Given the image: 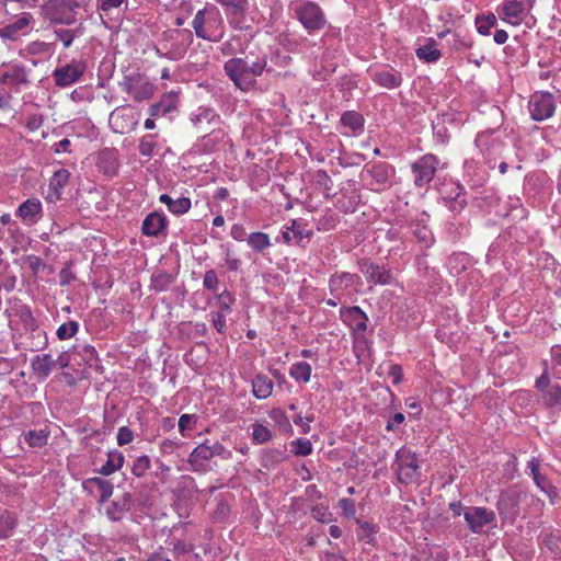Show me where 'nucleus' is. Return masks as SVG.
<instances>
[{
    "label": "nucleus",
    "mask_w": 561,
    "mask_h": 561,
    "mask_svg": "<svg viewBox=\"0 0 561 561\" xmlns=\"http://www.w3.org/2000/svg\"><path fill=\"white\" fill-rule=\"evenodd\" d=\"M342 320L355 332L360 333L366 330L367 316L357 306L341 310Z\"/></svg>",
    "instance_id": "24"
},
{
    "label": "nucleus",
    "mask_w": 561,
    "mask_h": 561,
    "mask_svg": "<svg viewBox=\"0 0 561 561\" xmlns=\"http://www.w3.org/2000/svg\"><path fill=\"white\" fill-rule=\"evenodd\" d=\"M541 396L547 408L561 407V386L558 382L549 387Z\"/></svg>",
    "instance_id": "40"
},
{
    "label": "nucleus",
    "mask_w": 561,
    "mask_h": 561,
    "mask_svg": "<svg viewBox=\"0 0 561 561\" xmlns=\"http://www.w3.org/2000/svg\"><path fill=\"white\" fill-rule=\"evenodd\" d=\"M96 167L106 176H114L119 169L118 152L113 148H104L98 154Z\"/></svg>",
    "instance_id": "22"
},
{
    "label": "nucleus",
    "mask_w": 561,
    "mask_h": 561,
    "mask_svg": "<svg viewBox=\"0 0 561 561\" xmlns=\"http://www.w3.org/2000/svg\"><path fill=\"white\" fill-rule=\"evenodd\" d=\"M43 215V206L38 198H27L16 209V216L26 226H33L39 221Z\"/></svg>",
    "instance_id": "17"
},
{
    "label": "nucleus",
    "mask_w": 561,
    "mask_h": 561,
    "mask_svg": "<svg viewBox=\"0 0 561 561\" xmlns=\"http://www.w3.org/2000/svg\"><path fill=\"white\" fill-rule=\"evenodd\" d=\"M55 36L58 41H60L64 45V47L68 48L71 46L75 37H76V34L72 30H67V28H59V30H56L55 32Z\"/></svg>",
    "instance_id": "54"
},
{
    "label": "nucleus",
    "mask_w": 561,
    "mask_h": 561,
    "mask_svg": "<svg viewBox=\"0 0 561 561\" xmlns=\"http://www.w3.org/2000/svg\"><path fill=\"white\" fill-rule=\"evenodd\" d=\"M193 549H194V546L184 540H176V541L172 542V551L176 556H182V554L192 552Z\"/></svg>",
    "instance_id": "59"
},
{
    "label": "nucleus",
    "mask_w": 561,
    "mask_h": 561,
    "mask_svg": "<svg viewBox=\"0 0 561 561\" xmlns=\"http://www.w3.org/2000/svg\"><path fill=\"white\" fill-rule=\"evenodd\" d=\"M49 432L46 430H32L24 434L25 442L30 447H43L47 444Z\"/></svg>",
    "instance_id": "39"
},
{
    "label": "nucleus",
    "mask_w": 561,
    "mask_h": 561,
    "mask_svg": "<svg viewBox=\"0 0 561 561\" xmlns=\"http://www.w3.org/2000/svg\"><path fill=\"white\" fill-rule=\"evenodd\" d=\"M151 467L150 458L147 455L139 456L131 466V473L137 478H142Z\"/></svg>",
    "instance_id": "44"
},
{
    "label": "nucleus",
    "mask_w": 561,
    "mask_h": 561,
    "mask_svg": "<svg viewBox=\"0 0 561 561\" xmlns=\"http://www.w3.org/2000/svg\"><path fill=\"white\" fill-rule=\"evenodd\" d=\"M391 216L392 218L388 217V224H391V228L388 229V239H402L409 232L414 233L422 241L428 239L431 232L425 227L408 225L410 209L407 202H397L392 207Z\"/></svg>",
    "instance_id": "3"
},
{
    "label": "nucleus",
    "mask_w": 561,
    "mask_h": 561,
    "mask_svg": "<svg viewBox=\"0 0 561 561\" xmlns=\"http://www.w3.org/2000/svg\"><path fill=\"white\" fill-rule=\"evenodd\" d=\"M535 0H504L501 5V18L512 25H518L533 8Z\"/></svg>",
    "instance_id": "11"
},
{
    "label": "nucleus",
    "mask_w": 561,
    "mask_h": 561,
    "mask_svg": "<svg viewBox=\"0 0 561 561\" xmlns=\"http://www.w3.org/2000/svg\"><path fill=\"white\" fill-rule=\"evenodd\" d=\"M497 20L493 13H489L488 15H478L476 18V26L477 31L481 35H489L490 30L496 26Z\"/></svg>",
    "instance_id": "41"
},
{
    "label": "nucleus",
    "mask_w": 561,
    "mask_h": 561,
    "mask_svg": "<svg viewBox=\"0 0 561 561\" xmlns=\"http://www.w3.org/2000/svg\"><path fill=\"white\" fill-rule=\"evenodd\" d=\"M388 377H392V383L399 385L403 380L402 367L398 364H393L388 369Z\"/></svg>",
    "instance_id": "62"
},
{
    "label": "nucleus",
    "mask_w": 561,
    "mask_h": 561,
    "mask_svg": "<svg viewBox=\"0 0 561 561\" xmlns=\"http://www.w3.org/2000/svg\"><path fill=\"white\" fill-rule=\"evenodd\" d=\"M221 4L227 14L243 15L249 9V0H215Z\"/></svg>",
    "instance_id": "38"
},
{
    "label": "nucleus",
    "mask_w": 561,
    "mask_h": 561,
    "mask_svg": "<svg viewBox=\"0 0 561 561\" xmlns=\"http://www.w3.org/2000/svg\"><path fill=\"white\" fill-rule=\"evenodd\" d=\"M391 468L399 483L409 484L416 479L417 463L415 455L405 447L397 450Z\"/></svg>",
    "instance_id": "5"
},
{
    "label": "nucleus",
    "mask_w": 561,
    "mask_h": 561,
    "mask_svg": "<svg viewBox=\"0 0 561 561\" xmlns=\"http://www.w3.org/2000/svg\"><path fill=\"white\" fill-rule=\"evenodd\" d=\"M311 236L312 231L307 229V225L296 219L291 220L290 226H287L283 232V238L286 242L295 241L299 243L302 239H309Z\"/></svg>",
    "instance_id": "27"
},
{
    "label": "nucleus",
    "mask_w": 561,
    "mask_h": 561,
    "mask_svg": "<svg viewBox=\"0 0 561 561\" xmlns=\"http://www.w3.org/2000/svg\"><path fill=\"white\" fill-rule=\"evenodd\" d=\"M266 66V57L257 58L251 64L243 58L234 57L225 62L224 70L236 88L243 92H249L254 89L256 78L263 75Z\"/></svg>",
    "instance_id": "1"
},
{
    "label": "nucleus",
    "mask_w": 561,
    "mask_h": 561,
    "mask_svg": "<svg viewBox=\"0 0 561 561\" xmlns=\"http://www.w3.org/2000/svg\"><path fill=\"white\" fill-rule=\"evenodd\" d=\"M217 298H218V304H219L218 311L230 313L231 306L233 305V302L236 300L234 296L230 291L224 290L221 294H219L217 296Z\"/></svg>",
    "instance_id": "49"
},
{
    "label": "nucleus",
    "mask_w": 561,
    "mask_h": 561,
    "mask_svg": "<svg viewBox=\"0 0 561 561\" xmlns=\"http://www.w3.org/2000/svg\"><path fill=\"white\" fill-rule=\"evenodd\" d=\"M180 445L181 443L179 442L165 438L159 444V449L162 455H171L180 447Z\"/></svg>",
    "instance_id": "60"
},
{
    "label": "nucleus",
    "mask_w": 561,
    "mask_h": 561,
    "mask_svg": "<svg viewBox=\"0 0 561 561\" xmlns=\"http://www.w3.org/2000/svg\"><path fill=\"white\" fill-rule=\"evenodd\" d=\"M536 485L548 495L551 503H554L559 499L558 489L549 481L546 476H542L537 481Z\"/></svg>",
    "instance_id": "45"
},
{
    "label": "nucleus",
    "mask_w": 561,
    "mask_h": 561,
    "mask_svg": "<svg viewBox=\"0 0 561 561\" xmlns=\"http://www.w3.org/2000/svg\"><path fill=\"white\" fill-rule=\"evenodd\" d=\"M11 101H12V95L10 92L4 91V90L0 91V111L1 112L8 113L13 110Z\"/></svg>",
    "instance_id": "64"
},
{
    "label": "nucleus",
    "mask_w": 561,
    "mask_h": 561,
    "mask_svg": "<svg viewBox=\"0 0 561 561\" xmlns=\"http://www.w3.org/2000/svg\"><path fill=\"white\" fill-rule=\"evenodd\" d=\"M437 43L434 38H427L425 45L420 46L415 54L419 59L424 60L426 62H435L442 57V53L436 48Z\"/></svg>",
    "instance_id": "32"
},
{
    "label": "nucleus",
    "mask_w": 561,
    "mask_h": 561,
    "mask_svg": "<svg viewBox=\"0 0 561 561\" xmlns=\"http://www.w3.org/2000/svg\"><path fill=\"white\" fill-rule=\"evenodd\" d=\"M528 110L534 121L548 119L556 111L553 95L549 92H536L528 102Z\"/></svg>",
    "instance_id": "9"
},
{
    "label": "nucleus",
    "mask_w": 561,
    "mask_h": 561,
    "mask_svg": "<svg viewBox=\"0 0 561 561\" xmlns=\"http://www.w3.org/2000/svg\"><path fill=\"white\" fill-rule=\"evenodd\" d=\"M196 422L195 415L191 414H182L179 419V432L180 434L185 437L186 431L191 430V424Z\"/></svg>",
    "instance_id": "57"
},
{
    "label": "nucleus",
    "mask_w": 561,
    "mask_h": 561,
    "mask_svg": "<svg viewBox=\"0 0 561 561\" xmlns=\"http://www.w3.org/2000/svg\"><path fill=\"white\" fill-rule=\"evenodd\" d=\"M28 83V69L21 64H13L0 73V85L19 88Z\"/></svg>",
    "instance_id": "18"
},
{
    "label": "nucleus",
    "mask_w": 561,
    "mask_h": 561,
    "mask_svg": "<svg viewBox=\"0 0 561 561\" xmlns=\"http://www.w3.org/2000/svg\"><path fill=\"white\" fill-rule=\"evenodd\" d=\"M247 241L251 249L259 253L272 245L270 236L264 232H252L248 236Z\"/></svg>",
    "instance_id": "35"
},
{
    "label": "nucleus",
    "mask_w": 561,
    "mask_h": 561,
    "mask_svg": "<svg viewBox=\"0 0 561 561\" xmlns=\"http://www.w3.org/2000/svg\"><path fill=\"white\" fill-rule=\"evenodd\" d=\"M191 26L198 38L207 42L218 43L226 33L224 18L217 7H206L198 10Z\"/></svg>",
    "instance_id": "2"
},
{
    "label": "nucleus",
    "mask_w": 561,
    "mask_h": 561,
    "mask_svg": "<svg viewBox=\"0 0 561 561\" xmlns=\"http://www.w3.org/2000/svg\"><path fill=\"white\" fill-rule=\"evenodd\" d=\"M21 319L30 341L28 350L35 352L46 347L48 343L47 333L41 328L28 308L23 311Z\"/></svg>",
    "instance_id": "7"
},
{
    "label": "nucleus",
    "mask_w": 561,
    "mask_h": 561,
    "mask_svg": "<svg viewBox=\"0 0 561 561\" xmlns=\"http://www.w3.org/2000/svg\"><path fill=\"white\" fill-rule=\"evenodd\" d=\"M56 366V362L49 354L36 355L32 358L31 368L38 379H46Z\"/></svg>",
    "instance_id": "25"
},
{
    "label": "nucleus",
    "mask_w": 561,
    "mask_h": 561,
    "mask_svg": "<svg viewBox=\"0 0 561 561\" xmlns=\"http://www.w3.org/2000/svg\"><path fill=\"white\" fill-rule=\"evenodd\" d=\"M357 525L362 529V534L358 537L366 540L367 543L375 545V534L377 533L376 527L373 524L356 519Z\"/></svg>",
    "instance_id": "47"
},
{
    "label": "nucleus",
    "mask_w": 561,
    "mask_h": 561,
    "mask_svg": "<svg viewBox=\"0 0 561 561\" xmlns=\"http://www.w3.org/2000/svg\"><path fill=\"white\" fill-rule=\"evenodd\" d=\"M341 125L353 134H359L364 129V117L356 111H346L341 117Z\"/></svg>",
    "instance_id": "30"
},
{
    "label": "nucleus",
    "mask_w": 561,
    "mask_h": 561,
    "mask_svg": "<svg viewBox=\"0 0 561 561\" xmlns=\"http://www.w3.org/2000/svg\"><path fill=\"white\" fill-rule=\"evenodd\" d=\"M211 449V456L219 457L222 460H229L232 458V451L226 448L220 442L216 440L214 443H209Z\"/></svg>",
    "instance_id": "50"
},
{
    "label": "nucleus",
    "mask_w": 561,
    "mask_h": 561,
    "mask_svg": "<svg viewBox=\"0 0 561 561\" xmlns=\"http://www.w3.org/2000/svg\"><path fill=\"white\" fill-rule=\"evenodd\" d=\"M168 218L163 213L152 211L146 216L141 225V232L146 237H160L165 234Z\"/></svg>",
    "instance_id": "16"
},
{
    "label": "nucleus",
    "mask_w": 561,
    "mask_h": 561,
    "mask_svg": "<svg viewBox=\"0 0 561 561\" xmlns=\"http://www.w3.org/2000/svg\"><path fill=\"white\" fill-rule=\"evenodd\" d=\"M312 516L320 523L332 522V513L327 507H321V506L313 507Z\"/></svg>",
    "instance_id": "58"
},
{
    "label": "nucleus",
    "mask_w": 561,
    "mask_h": 561,
    "mask_svg": "<svg viewBox=\"0 0 561 561\" xmlns=\"http://www.w3.org/2000/svg\"><path fill=\"white\" fill-rule=\"evenodd\" d=\"M541 545L552 554L561 558V531L557 530L546 534L541 539Z\"/></svg>",
    "instance_id": "36"
},
{
    "label": "nucleus",
    "mask_w": 561,
    "mask_h": 561,
    "mask_svg": "<svg viewBox=\"0 0 561 561\" xmlns=\"http://www.w3.org/2000/svg\"><path fill=\"white\" fill-rule=\"evenodd\" d=\"M209 443L210 440L207 439L205 443L197 445L190 454L188 463L193 471H205L207 462L213 458Z\"/></svg>",
    "instance_id": "23"
},
{
    "label": "nucleus",
    "mask_w": 561,
    "mask_h": 561,
    "mask_svg": "<svg viewBox=\"0 0 561 561\" xmlns=\"http://www.w3.org/2000/svg\"><path fill=\"white\" fill-rule=\"evenodd\" d=\"M203 285L209 290H216L218 288L219 279L215 270H208L205 272Z\"/></svg>",
    "instance_id": "55"
},
{
    "label": "nucleus",
    "mask_w": 561,
    "mask_h": 561,
    "mask_svg": "<svg viewBox=\"0 0 561 561\" xmlns=\"http://www.w3.org/2000/svg\"><path fill=\"white\" fill-rule=\"evenodd\" d=\"M125 457L117 450L113 449L107 453L106 462L100 468L99 472L103 476H110L119 470L124 465Z\"/></svg>",
    "instance_id": "31"
},
{
    "label": "nucleus",
    "mask_w": 561,
    "mask_h": 561,
    "mask_svg": "<svg viewBox=\"0 0 561 561\" xmlns=\"http://www.w3.org/2000/svg\"><path fill=\"white\" fill-rule=\"evenodd\" d=\"M272 419L279 425L284 431H291V424L288 416L280 410L274 409L271 413Z\"/></svg>",
    "instance_id": "52"
},
{
    "label": "nucleus",
    "mask_w": 561,
    "mask_h": 561,
    "mask_svg": "<svg viewBox=\"0 0 561 561\" xmlns=\"http://www.w3.org/2000/svg\"><path fill=\"white\" fill-rule=\"evenodd\" d=\"M134 432L129 426H122L118 428L116 436L117 445L125 446L130 444L134 440Z\"/></svg>",
    "instance_id": "53"
},
{
    "label": "nucleus",
    "mask_w": 561,
    "mask_h": 561,
    "mask_svg": "<svg viewBox=\"0 0 561 561\" xmlns=\"http://www.w3.org/2000/svg\"><path fill=\"white\" fill-rule=\"evenodd\" d=\"M159 202L164 204L168 210L176 216L186 214L192 206L191 199L188 197H180L178 199H173L168 194H161L159 196Z\"/></svg>",
    "instance_id": "28"
},
{
    "label": "nucleus",
    "mask_w": 561,
    "mask_h": 561,
    "mask_svg": "<svg viewBox=\"0 0 561 561\" xmlns=\"http://www.w3.org/2000/svg\"><path fill=\"white\" fill-rule=\"evenodd\" d=\"M62 10V5H59V1L57 0L55 3L47 7L46 15L53 23L71 24L73 21L72 18L69 14H65Z\"/></svg>",
    "instance_id": "34"
},
{
    "label": "nucleus",
    "mask_w": 561,
    "mask_h": 561,
    "mask_svg": "<svg viewBox=\"0 0 561 561\" xmlns=\"http://www.w3.org/2000/svg\"><path fill=\"white\" fill-rule=\"evenodd\" d=\"M522 492L506 490L499 496L496 508L503 522L513 524L520 511Z\"/></svg>",
    "instance_id": "8"
},
{
    "label": "nucleus",
    "mask_w": 561,
    "mask_h": 561,
    "mask_svg": "<svg viewBox=\"0 0 561 561\" xmlns=\"http://www.w3.org/2000/svg\"><path fill=\"white\" fill-rule=\"evenodd\" d=\"M33 22L30 13H23L14 22L0 28V36L8 39L16 38L20 32H24Z\"/></svg>",
    "instance_id": "26"
},
{
    "label": "nucleus",
    "mask_w": 561,
    "mask_h": 561,
    "mask_svg": "<svg viewBox=\"0 0 561 561\" xmlns=\"http://www.w3.org/2000/svg\"><path fill=\"white\" fill-rule=\"evenodd\" d=\"M554 383L556 382H551L550 377L545 371L539 378H537L535 387L542 394L549 387H552Z\"/></svg>",
    "instance_id": "63"
},
{
    "label": "nucleus",
    "mask_w": 561,
    "mask_h": 561,
    "mask_svg": "<svg viewBox=\"0 0 561 561\" xmlns=\"http://www.w3.org/2000/svg\"><path fill=\"white\" fill-rule=\"evenodd\" d=\"M134 504L130 493L125 492L105 506V515L112 522L121 520Z\"/></svg>",
    "instance_id": "21"
},
{
    "label": "nucleus",
    "mask_w": 561,
    "mask_h": 561,
    "mask_svg": "<svg viewBox=\"0 0 561 561\" xmlns=\"http://www.w3.org/2000/svg\"><path fill=\"white\" fill-rule=\"evenodd\" d=\"M274 383L265 374H257L252 380V393L259 399H267L273 392Z\"/></svg>",
    "instance_id": "29"
},
{
    "label": "nucleus",
    "mask_w": 561,
    "mask_h": 561,
    "mask_svg": "<svg viewBox=\"0 0 561 561\" xmlns=\"http://www.w3.org/2000/svg\"><path fill=\"white\" fill-rule=\"evenodd\" d=\"M438 159L434 154H425L412 164L414 183L424 187L433 180L437 170Z\"/></svg>",
    "instance_id": "13"
},
{
    "label": "nucleus",
    "mask_w": 561,
    "mask_h": 561,
    "mask_svg": "<svg viewBox=\"0 0 561 561\" xmlns=\"http://www.w3.org/2000/svg\"><path fill=\"white\" fill-rule=\"evenodd\" d=\"M468 528L473 534H481L483 527L495 520V513L483 506H469L463 511Z\"/></svg>",
    "instance_id": "12"
},
{
    "label": "nucleus",
    "mask_w": 561,
    "mask_h": 561,
    "mask_svg": "<svg viewBox=\"0 0 561 561\" xmlns=\"http://www.w3.org/2000/svg\"><path fill=\"white\" fill-rule=\"evenodd\" d=\"M366 274L369 275L370 280L374 283L383 284L386 282V279L383 278L385 272L378 265H374V264L369 265L367 267Z\"/></svg>",
    "instance_id": "56"
},
{
    "label": "nucleus",
    "mask_w": 561,
    "mask_h": 561,
    "mask_svg": "<svg viewBox=\"0 0 561 561\" xmlns=\"http://www.w3.org/2000/svg\"><path fill=\"white\" fill-rule=\"evenodd\" d=\"M138 123L137 113L128 106L117 107L110 115V125L113 131L121 135L133 131Z\"/></svg>",
    "instance_id": "10"
},
{
    "label": "nucleus",
    "mask_w": 561,
    "mask_h": 561,
    "mask_svg": "<svg viewBox=\"0 0 561 561\" xmlns=\"http://www.w3.org/2000/svg\"><path fill=\"white\" fill-rule=\"evenodd\" d=\"M122 89L133 95L136 102L149 100L156 92V87L141 73L125 76L121 83Z\"/></svg>",
    "instance_id": "6"
},
{
    "label": "nucleus",
    "mask_w": 561,
    "mask_h": 561,
    "mask_svg": "<svg viewBox=\"0 0 561 561\" xmlns=\"http://www.w3.org/2000/svg\"><path fill=\"white\" fill-rule=\"evenodd\" d=\"M18 525L14 514L3 512L0 514V539H7L12 535V531Z\"/></svg>",
    "instance_id": "37"
},
{
    "label": "nucleus",
    "mask_w": 561,
    "mask_h": 561,
    "mask_svg": "<svg viewBox=\"0 0 561 561\" xmlns=\"http://www.w3.org/2000/svg\"><path fill=\"white\" fill-rule=\"evenodd\" d=\"M312 367L307 362L294 363L289 368V376L297 382L307 383L310 381Z\"/></svg>",
    "instance_id": "33"
},
{
    "label": "nucleus",
    "mask_w": 561,
    "mask_h": 561,
    "mask_svg": "<svg viewBox=\"0 0 561 561\" xmlns=\"http://www.w3.org/2000/svg\"><path fill=\"white\" fill-rule=\"evenodd\" d=\"M82 486L85 491L93 495H99V502L104 504L113 494L114 485L111 481L93 477L83 481Z\"/></svg>",
    "instance_id": "20"
},
{
    "label": "nucleus",
    "mask_w": 561,
    "mask_h": 561,
    "mask_svg": "<svg viewBox=\"0 0 561 561\" xmlns=\"http://www.w3.org/2000/svg\"><path fill=\"white\" fill-rule=\"evenodd\" d=\"M85 71V64L81 60H72L62 67L56 68L53 77L56 85L66 88L77 82Z\"/></svg>",
    "instance_id": "15"
},
{
    "label": "nucleus",
    "mask_w": 561,
    "mask_h": 561,
    "mask_svg": "<svg viewBox=\"0 0 561 561\" xmlns=\"http://www.w3.org/2000/svg\"><path fill=\"white\" fill-rule=\"evenodd\" d=\"M43 125V117L42 115H31L27 117V121L25 123V127L28 131L34 133L38 130Z\"/></svg>",
    "instance_id": "61"
},
{
    "label": "nucleus",
    "mask_w": 561,
    "mask_h": 561,
    "mask_svg": "<svg viewBox=\"0 0 561 561\" xmlns=\"http://www.w3.org/2000/svg\"><path fill=\"white\" fill-rule=\"evenodd\" d=\"M337 506L341 508L342 515L346 518H354L356 515L355 503L351 499H340Z\"/></svg>",
    "instance_id": "51"
},
{
    "label": "nucleus",
    "mask_w": 561,
    "mask_h": 561,
    "mask_svg": "<svg viewBox=\"0 0 561 561\" xmlns=\"http://www.w3.org/2000/svg\"><path fill=\"white\" fill-rule=\"evenodd\" d=\"M156 135L147 134L142 136L139 140L138 150L139 153L144 157H151L157 147Z\"/></svg>",
    "instance_id": "42"
},
{
    "label": "nucleus",
    "mask_w": 561,
    "mask_h": 561,
    "mask_svg": "<svg viewBox=\"0 0 561 561\" xmlns=\"http://www.w3.org/2000/svg\"><path fill=\"white\" fill-rule=\"evenodd\" d=\"M252 438L256 444H264L272 438V432L260 423L252 425Z\"/></svg>",
    "instance_id": "46"
},
{
    "label": "nucleus",
    "mask_w": 561,
    "mask_h": 561,
    "mask_svg": "<svg viewBox=\"0 0 561 561\" xmlns=\"http://www.w3.org/2000/svg\"><path fill=\"white\" fill-rule=\"evenodd\" d=\"M357 279L355 274L343 272L335 274L330 278V289L332 295L342 301L345 297H351L357 291Z\"/></svg>",
    "instance_id": "14"
},
{
    "label": "nucleus",
    "mask_w": 561,
    "mask_h": 561,
    "mask_svg": "<svg viewBox=\"0 0 561 561\" xmlns=\"http://www.w3.org/2000/svg\"><path fill=\"white\" fill-rule=\"evenodd\" d=\"M293 453L296 456H308L312 453V444L309 439L298 438L291 442Z\"/></svg>",
    "instance_id": "48"
},
{
    "label": "nucleus",
    "mask_w": 561,
    "mask_h": 561,
    "mask_svg": "<svg viewBox=\"0 0 561 561\" xmlns=\"http://www.w3.org/2000/svg\"><path fill=\"white\" fill-rule=\"evenodd\" d=\"M79 331V323L75 320H69L58 327L56 335L58 340L64 341L73 337Z\"/></svg>",
    "instance_id": "43"
},
{
    "label": "nucleus",
    "mask_w": 561,
    "mask_h": 561,
    "mask_svg": "<svg viewBox=\"0 0 561 561\" xmlns=\"http://www.w3.org/2000/svg\"><path fill=\"white\" fill-rule=\"evenodd\" d=\"M69 179L70 172L67 169H59L55 171L49 179L46 201L49 203H56L57 201H60L64 188L68 184Z\"/></svg>",
    "instance_id": "19"
},
{
    "label": "nucleus",
    "mask_w": 561,
    "mask_h": 561,
    "mask_svg": "<svg viewBox=\"0 0 561 561\" xmlns=\"http://www.w3.org/2000/svg\"><path fill=\"white\" fill-rule=\"evenodd\" d=\"M294 12L298 21L309 33L320 31L325 26L324 12L317 2L299 0L294 7Z\"/></svg>",
    "instance_id": "4"
}]
</instances>
